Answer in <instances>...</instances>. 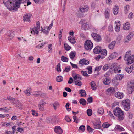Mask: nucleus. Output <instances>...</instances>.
Segmentation results:
<instances>
[{
	"mask_svg": "<svg viewBox=\"0 0 134 134\" xmlns=\"http://www.w3.org/2000/svg\"><path fill=\"white\" fill-rule=\"evenodd\" d=\"M76 55V52L75 51L71 52L70 54V57L71 59L72 60Z\"/></svg>",
	"mask_w": 134,
	"mask_h": 134,
	"instance_id": "nucleus-36",
	"label": "nucleus"
},
{
	"mask_svg": "<svg viewBox=\"0 0 134 134\" xmlns=\"http://www.w3.org/2000/svg\"><path fill=\"white\" fill-rule=\"evenodd\" d=\"M118 23L119 25H116V27L115 28V30L118 32L119 31L120 29V21H119Z\"/></svg>",
	"mask_w": 134,
	"mask_h": 134,
	"instance_id": "nucleus-46",
	"label": "nucleus"
},
{
	"mask_svg": "<svg viewBox=\"0 0 134 134\" xmlns=\"http://www.w3.org/2000/svg\"><path fill=\"white\" fill-rule=\"evenodd\" d=\"M115 96L117 98L120 99L122 98L124 95L123 93L120 92H116L114 94Z\"/></svg>",
	"mask_w": 134,
	"mask_h": 134,
	"instance_id": "nucleus-13",
	"label": "nucleus"
},
{
	"mask_svg": "<svg viewBox=\"0 0 134 134\" xmlns=\"http://www.w3.org/2000/svg\"><path fill=\"white\" fill-rule=\"evenodd\" d=\"M80 92L79 93L81 94V97L84 96H86V92L84 90L82 89L80 90Z\"/></svg>",
	"mask_w": 134,
	"mask_h": 134,
	"instance_id": "nucleus-38",
	"label": "nucleus"
},
{
	"mask_svg": "<svg viewBox=\"0 0 134 134\" xmlns=\"http://www.w3.org/2000/svg\"><path fill=\"white\" fill-rule=\"evenodd\" d=\"M87 101L89 103H91L93 102V98L91 97L88 98L87 99Z\"/></svg>",
	"mask_w": 134,
	"mask_h": 134,
	"instance_id": "nucleus-64",
	"label": "nucleus"
},
{
	"mask_svg": "<svg viewBox=\"0 0 134 134\" xmlns=\"http://www.w3.org/2000/svg\"><path fill=\"white\" fill-rule=\"evenodd\" d=\"M133 70H134V65H131L130 67H127L125 68L126 72L129 73L131 72Z\"/></svg>",
	"mask_w": 134,
	"mask_h": 134,
	"instance_id": "nucleus-19",
	"label": "nucleus"
},
{
	"mask_svg": "<svg viewBox=\"0 0 134 134\" xmlns=\"http://www.w3.org/2000/svg\"><path fill=\"white\" fill-rule=\"evenodd\" d=\"M104 52L103 53H101L100 55H98L95 58V59L97 61H99L100 58H103L107 55V51L106 50H103Z\"/></svg>",
	"mask_w": 134,
	"mask_h": 134,
	"instance_id": "nucleus-9",
	"label": "nucleus"
},
{
	"mask_svg": "<svg viewBox=\"0 0 134 134\" xmlns=\"http://www.w3.org/2000/svg\"><path fill=\"white\" fill-rule=\"evenodd\" d=\"M121 104L125 110L127 111L129 110L130 109V103L129 99H126L123 100L121 102Z\"/></svg>",
	"mask_w": 134,
	"mask_h": 134,
	"instance_id": "nucleus-3",
	"label": "nucleus"
},
{
	"mask_svg": "<svg viewBox=\"0 0 134 134\" xmlns=\"http://www.w3.org/2000/svg\"><path fill=\"white\" fill-rule=\"evenodd\" d=\"M93 47V43L90 40H87L85 42L84 47L85 49L87 50H90Z\"/></svg>",
	"mask_w": 134,
	"mask_h": 134,
	"instance_id": "nucleus-4",
	"label": "nucleus"
},
{
	"mask_svg": "<svg viewBox=\"0 0 134 134\" xmlns=\"http://www.w3.org/2000/svg\"><path fill=\"white\" fill-rule=\"evenodd\" d=\"M79 102L80 104L82 105L85 106L86 105V101L84 98H81L80 99Z\"/></svg>",
	"mask_w": 134,
	"mask_h": 134,
	"instance_id": "nucleus-33",
	"label": "nucleus"
},
{
	"mask_svg": "<svg viewBox=\"0 0 134 134\" xmlns=\"http://www.w3.org/2000/svg\"><path fill=\"white\" fill-rule=\"evenodd\" d=\"M103 50L105 49H102L100 47L96 46L93 49V52L95 54H101V53H103L104 52Z\"/></svg>",
	"mask_w": 134,
	"mask_h": 134,
	"instance_id": "nucleus-8",
	"label": "nucleus"
},
{
	"mask_svg": "<svg viewBox=\"0 0 134 134\" xmlns=\"http://www.w3.org/2000/svg\"><path fill=\"white\" fill-rule=\"evenodd\" d=\"M119 10V8L118 6H114L113 9L114 14L115 15L118 14Z\"/></svg>",
	"mask_w": 134,
	"mask_h": 134,
	"instance_id": "nucleus-30",
	"label": "nucleus"
},
{
	"mask_svg": "<svg viewBox=\"0 0 134 134\" xmlns=\"http://www.w3.org/2000/svg\"><path fill=\"white\" fill-rule=\"evenodd\" d=\"M52 105L54 109L55 110L57 109L56 107L59 105V103L57 101L55 102L54 103L52 104Z\"/></svg>",
	"mask_w": 134,
	"mask_h": 134,
	"instance_id": "nucleus-40",
	"label": "nucleus"
},
{
	"mask_svg": "<svg viewBox=\"0 0 134 134\" xmlns=\"http://www.w3.org/2000/svg\"><path fill=\"white\" fill-rule=\"evenodd\" d=\"M7 35L8 37V39L9 40L12 39L15 35L14 32L13 31H9L7 33Z\"/></svg>",
	"mask_w": 134,
	"mask_h": 134,
	"instance_id": "nucleus-14",
	"label": "nucleus"
},
{
	"mask_svg": "<svg viewBox=\"0 0 134 134\" xmlns=\"http://www.w3.org/2000/svg\"><path fill=\"white\" fill-rule=\"evenodd\" d=\"M70 69L71 67L70 66L66 67L64 71L66 72H68L70 71Z\"/></svg>",
	"mask_w": 134,
	"mask_h": 134,
	"instance_id": "nucleus-58",
	"label": "nucleus"
},
{
	"mask_svg": "<svg viewBox=\"0 0 134 134\" xmlns=\"http://www.w3.org/2000/svg\"><path fill=\"white\" fill-rule=\"evenodd\" d=\"M90 84L91 85V88L92 90H96L97 88L96 83L94 81H92L90 82Z\"/></svg>",
	"mask_w": 134,
	"mask_h": 134,
	"instance_id": "nucleus-26",
	"label": "nucleus"
},
{
	"mask_svg": "<svg viewBox=\"0 0 134 134\" xmlns=\"http://www.w3.org/2000/svg\"><path fill=\"white\" fill-rule=\"evenodd\" d=\"M85 129V126L83 125L80 126L79 128V130H81L82 132H83Z\"/></svg>",
	"mask_w": 134,
	"mask_h": 134,
	"instance_id": "nucleus-51",
	"label": "nucleus"
},
{
	"mask_svg": "<svg viewBox=\"0 0 134 134\" xmlns=\"http://www.w3.org/2000/svg\"><path fill=\"white\" fill-rule=\"evenodd\" d=\"M64 47L65 49L67 51H69L71 48V47L68 45L67 44L64 43Z\"/></svg>",
	"mask_w": 134,
	"mask_h": 134,
	"instance_id": "nucleus-41",
	"label": "nucleus"
},
{
	"mask_svg": "<svg viewBox=\"0 0 134 134\" xmlns=\"http://www.w3.org/2000/svg\"><path fill=\"white\" fill-rule=\"evenodd\" d=\"M124 76V75L119 74L117 75L116 77L117 79L120 80L123 78Z\"/></svg>",
	"mask_w": 134,
	"mask_h": 134,
	"instance_id": "nucleus-44",
	"label": "nucleus"
},
{
	"mask_svg": "<svg viewBox=\"0 0 134 134\" xmlns=\"http://www.w3.org/2000/svg\"><path fill=\"white\" fill-rule=\"evenodd\" d=\"M106 91L107 92H108L110 95L113 94L115 92V88L112 87L108 88Z\"/></svg>",
	"mask_w": 134,
	"mask_h": 134,
	"instance_id": "nucleus-21",
	"label": "nucleus"
},
{
	"mask_svg": "<svg viewBox=\"0 0 134 134\" xmlns=\"http://www.w3.org/2000/svg\"><path fill=\"white\" fill-rule=\"evenodd\" d=\"M73 119L74 120V122L78 123L79 122L77 118V117L76 116L74 115L73 116Z\"/></svg>",
	"mask_w": 134,
	"mask_h": 134,
	"instance_id": "nucleus-57",
	"label": "nucleus"
},
{
	"mask_svg": "<svg viewBox=\"0 0 134 134\" xmlns=\"http://www.w3.org/2000/svg\"><path fill=\"white\" fill-rule=\"evenodd\" d=\"M52 45L51 44H49L48 46V51L49 53H51L52 52L51 50L52 49Z\"/></svg>",
	"mask_w": 134,
	"mask_h": 134,
	"instance_id": "nucleus-56",
	"label": "nucleus"
},
{
	"mask_svg": "<svg viewBox=\"0 0 134 134\" xmlns=\"http://www.w3.org/2000/svg\"><path fill=\"white\" fill-rule=\"evenodd\" d=\"M70 105V104L69 102L67 103L65 105V107L66 109L68 111H70L71 109V108H69Z\"/></svg>",
	"mask_w": 134,
	"mask_h": 134,
	"instance_id": "nucleus-54",
	"label": "nucleus"
},
{
	"mask_svg": "<svg viewBox=\"0 0 134 134\" xmlns=\"http://www.w3.org/2000/svg\"><path fill=\"white\" fill-rule=\"evenodd\" d=\"M87 113L88 116H90L92 114V110L91 109H89L87 110Z\"/></svg>",
	"mask_w": 134,
	"mask_h": 134,
	"instance_id": "nucleus-49",
	"label": "nucleus"
},
{
	"mask_svg": "<svg viewBox=\"0 0 134 134\" xmlns=\"http://www.w3.org/2000/svg\"><path fill=\"white\" fill-rule=\"evenodd\" d=\"M31 14L29 13H26L24 15L23 18V21L25 22L26 21H30V17L31 16Z\"/></svg>",
	"mask_w": 134,
	"mask_h": 134,
	"instance_id": "nucleus-10",
	"label": "nucleus"
},
{
	"mask_svg": "<svg viewBox=\"0 0 134 134\" xmlns=\"http://www.w3.org/2000/svg\"><path fill=\"white\" fill-rule=\"evenodd\" d=\"M89 63V62L88 61L83 59L81 60H80L79 63L82 65H86L88 64Z\"/></svg>",
	"mask_w": 134,
	"mask_h": 134,
	"instance_id": "nucleus-22",
	"label": "nucleus"
},
{
	"mask_svg": "<svg viewBox=\"0 0 134 134\" xmlns=\"http://www.w3.org/2000/svg\"><path fill=\"white\" fill-rule=\"evenodd\" d=\"M54 130V132L57 134H62L63 132V130L59 126H55Z\"/></svg>",
	"mask_w": 134,
	"mask_h": 134,
	"instance_id": "nucleus-11",
	"label": "nucleus"
},
{
	"mask_svg": "<svg viewBox=\"0 0 134 134\" xmlns=\"http://www.w3.org/2000/svg\"><path fill=\"white\" fill-rule=\"evenodd\" d=\"M128 90L129 94H131L134 90V83L133 82H130L128 84Z\"/></svg>",
	"mask_w": 134,
	"mask_h": 134,
	"instance_id": "nucleus-7",
	"label": "nucleus"
},
{
	"mask_svg": "<svg viewBox=\"0 0 134 134\" xmlns=\"http://www.w3.org/2000/svg\"><path fill=\"white\" fill-rule=\"evenodd\" d=\"M115 131H124L125 130L124 129L120 126L118 125H116L115 127L114 128Z\"/></svg>",
	"mask_w": 134,
	"mask_h": 134,
	"instance_id": "nucleus-17",
	"label": "nucleus"
},
{
	"mask_svg": "<svg viewBox=\"0 0 134 134\" xmlns=\"http://www.w3.org/2000/svg\"><path fill=\"white\" fill-rule=\"evenodd\" d=\"M74 82L75 85L79 86L80 87L82 85V83L81 81L80 80H74Z\"/></svg>",
	"mask_w": 134,
	"mask_h": 134,
	"instance_id": "nucleus-35",
	"label": "nucleus"
},
{
	"mask_svg": "<svg viewBox=\"0 0 134 134\" xmlns=\"http://www.w3.org/2000/svg\"><path fill=\"white\" fill-rule=\"evenodd\" d=\"M60 65V63L58 64V65H57L56 68L57 71L58 72H60L61 71Z\"/></svg>",
	"mask_w": 134,
	"mask_h": 134,
	"instance_id": "nucleus-52",
	"label": "nucleus"
},
{
	"mask_svg": "<svg viewBox=\"0 0 134 134\" xmlns=\"http://www.w3.org/2000/svg\"><path fill=\"white\" fill-rule=\"evenodd\" d=\"M32 30L31 31V33L32 34H35V33H36L37 35H38L39 33V30L36 29L35 28H33L32 29Z\"/></svg>",
	"mask_w": 134,
	"mask_h": 134,
	"instance_id": "nucleus-39",
	"label": "nucleus"
},
{
	"mask_svg": "<svg viewBox=\"0 0 134 134\" xmlns=\"http://www.w3.org/2000/svg\"><path fill=\"white\" fill-rule=\"evenodd\" d=\"M91 36L94 40L97 42H99L102 40V38L100 35L95 33H92Z\"/></svg>",
	"mask_w": 134,
	"mask_h": 134,
	"instance_id": "nucleus-5",
	"label": "nucleus"
},
{
	"mask_svg": "<svg viewBox=\"0 0 134 134\" xmlns=\"http://www.w3.org/2000/svg\"><path fill=\"white\" fill-rule=\"evenodd\" d=\"M124 9L125 13V14L127 13L129 10V5H126V6L125 7Z\"/></svg>",
	"mask_w": 134,
	"mask_h": 134,
	"instance_id": "nucleus-48",
	"label": "nucleus"
},
{
	"mask_svg": "<svg viewBox=\"0 0 134 134\" xmlns=\"http://www.w3.org/2000/svg\"><path fill=\"white\" fill-rule=\"evenodd\" d=\"M118 56V54L116 52H114L112 53L111 55L109 57V60H111Z\"/></svg>",
	"mask_w": 134,
	"mask_h": 134,
	"instance_id": "nucleus-32",
	"label": "nucleus"
},
{
	"mask_svg": "<svg viewBox=\"0 0 134 134\" xmlns=\"http://www.w3.org/2000/svg\"><path fill=\"white\" fill-rule=\"evenodd\" d=\"M101 124V122H98V124L97 125H96V126H94L93 127L94 129H100L102 128L101 126L100 125Z\"/></svg>",
	"mask_w": 134,
	"mask_h": 134,
	"instance_id": "nucleus-50",
	"label": "nucleus"
},
{
	"mask_svg": "<svg viewBox=\"0 0 134 134\" xmlns=\"http://www.w3.org/2000/svg\"><path fill=\"white\" fill-rule=\"evenodd\" d=\"M18 3L15 0H3V3L10 10L17 11L18 8H20L19 4L26 2L27 0H17Z\"/></svg>",
	"mask_w": 134,
	"mask_h": 134,
	"instance_id": "nucleus-1",
	"label": "nucleus"
},
{
	"mask_svg": "<svg viewBox=\"0 0 134 134\" xmlns=\"http://www.w3.org/2000/svg\"><path fill=\"white\" fill-rule=\"evenodd\" d=\"M68 38V40L71 43L73 44H74L75 43L76 41L75 40L74 38L73 37V36H72V37H69Z\"/></svg>",
	"mask_w": 134,
	"mask_h": 134,
	"instance_id": "nucleus-27",
	"label": "nucleus"
},
{
	"mask_svg": "<svg viewBox=\"0 0 134 134\" xmlns=\"http://www.w3.org/2000/svg\"><path fill=\"white\" fill-rule=\"evenodd\" d=\"M89 8V7L88 6H84L83 7L80 8L79 10L82 12H84L87 11Z\"/></svg>",
	"mask_w": 134,
	"mask_h": 134,
	"instance_id": "nucleus-23",
	"label": "nucleus"
},
{
	"mask_svg": "<svg viewBox=\"0 0 134 134\" xmlns=\"http://www.w3.org/2000/svg\"><path fill=\"white\" fill-rule=\"evenodd\" d=\"M111 125L110 124L106 122L103 123L102 125V126L104 128H107L111 126Z\"/></svg>",
	"mask_w": 134,
	"mask_h": 134,
	"instance_id": "nucleus-37",
	"label": "nucleus"
},
{
	"mask_svg": "<svg viewBox=\"0 0 134 134\" xmlns=\"http://www.w3.org/2000/svg\"><path fill=\"white\" fill-rule=\"evenodd\" d=\"M56 80L57 81L60 82L63 80V78L61 76H58L57 77Z\"/></svg>",
	"mask_w": 134,
	"mask_h": 134,
	"instance_id": "nucleus-47",
	"label": "nucleus"
},
{
	"mask_svg": "<svg viewBox=\"0 0 134 134\" xmlns=\"http://www.w3.org/2000/svg\"><path fill=\"white\" fill-rule=\"evenodd\" d=\"M118 68H117V66H116V64L115 63L111 65L110 68V69L111 70H112L113 71V70L115 73H117V72L118 70Z\"/></svg>",
	"mask_w": 134,
	"mask_h": 134,
	"instance_id": "nucleus-20",
	"label": "nucleus"
},
{
	"mask_svg": "<svg viewBox=\"0 0 134 134\" xmlns=\"http://www.w3.org/2000/svg\"><path fill=\"white\" fill-rule=\"evenodd\" d=\"M46 103L42 100L40 101L38 104L39 109L41 111H43L44 110V106Z\"/></svg>",
	"mask_w": 134,
	"mask_h": 134,
	"instance_id": "nucleus-12",
	"label": "nucleus"
},
{
	"mask_svg": "<svg viewBox=\"0 0 134 134\" xmlns=\"http://www.w3.org/2000/svg\"><path fill=\"white\" fill-rule=\"evenodd\" d=\"M70 63L71 65V66L74 68H79L78 67L77 65L73 64L72 63H71V62H70Z\"/></svg>",
	"mask_w": 134,
	"mask_h": 134,
	"instance_id": "nucleus-63",
	"label": "nucleus"
},
{
	"mask_svg": "<svg viewBox=\"0 0 134 134\" xmlns=\"http://www.w3.org/2000/svg\"><path fill=\"white\" fill-rule=\"evenodd\" d=\"M7 99L8 100L10 101H12V102L15 101V100L16 99L13 98V97L10 96H8L7 97Z\"/></svg>",
	"mask_w": 134,
	"mask_h": 134,
	"instance_id": "nucleus-55",
	"label": "nucleus"
},
{
	"mask_svg": "<svg viewBox=\"0 0 134 134\" xmlns=\"http://www.w3.org/2000/svg\"><path fill=\"white\" fill-rule=\"evenodd\" d=\"M130 25L128 22L126 23L123 26V29L125 30H128L130 28Z\"/></svg>",
	"mask_w": 134,
	"mask_h": 134,
	"instance_id": "nucleus-28",
	"label": "nucleus"
},
{
	"mask_svg": "<svg viewBox=\"0 0 134 134\" xmlns=\"http://www.w3.org/2000/svg\"><path fill=\"white\" fill-rule=\"evenodd\" d=\"M74 74H72V77L74 80H77V79H79L80 80L82 79V78L79 75L76 74L74 76Z\"/></svg>",
	"mask_w": 134,
	"mask_h": 134,
	"instance_id": "nucleus-29",
	"label": "nucleus"
},
{
	"mask_svg": "<svg viewBox=\"0 0 134 134\" xmlns=\"http://www.w3.org/2000/svg\"><path fill=\"white\" fill-rule=\"evenodd\" d=\"M131 55V53L130 51H127L125 55L124 58V59L125 60H126L127 58H129Z\"/></svg>",
	"mask_w": 134,
	"mask_h": 134,
	"instance_id": "nucleus-34",
	"label": "nucleus"
},
{
	"mask_svg": "<svg viewBox=\"0 0 134 134\" xmlns=\"http://www.w3.org/2000/svg\"><path fill=\"white\" fill-rule=\"evenodd\" d=\"M81 29L82 30H86L90 29L89 25L87 23H84L82 25Z\"/></svg>",
	"mask_w": 134,
	"mask_h": 134,
	"instance_id": "nucleus-16",
	"label": "nucleus"
},
{
	"mask_svg": "<svg viewBox=\"0 0 134 134\" xmlns=\"http://www.w3.org/2000/svg\"><path fill=\"white\" fill-rule=\"evenodd\" d=\"M114 115L118 117V120L120 121H122L124 119V112L119 107L115 108L113 110Z\"/></svg>",
	"mask_w": 134,
	"mask_h": 134,
	"instance_id": "nucleus-2",
	"label": "nucleus"
},
{
	"mask_svg": "<svg viewBox=\"0 0 134 134\" xmlns=\"http://www.w3.org/2000/svg\"><path fill=\"white\" fill-rule=\"evenodd\" d=\"M102 66H99L96 67L95 69V71H99L101 69V67H102Z\"/></svg>",
	"mask_w": 134,
	"mask_h": 134,
	"instance_id": "nucleus-62",
	"label": "nucleus"
},
{
	"mask_svg": "<svg viewBox=\"0 0 134 134\" xmlns=\"http://www.w3.org/2000/svg\"><path fill=\"white\" fill-rule=\"evenodd\" d=\"M81 72L83 76L86 77H88L89 75L86 72V71H81Z\"/></svg>",
	"mask_w": 134,
	"mask_h": 134,
	"instance_id": "nucleus-53",
	"label": "nucleus"
},
{
	"mask_svg": "<svg viewBox=\"0 0 134 134\" xmlns=\"http://www.w3.org/2000/svg\"><path fill=\"white\" fill-rule=\"evenodd\" d=\"M97 112L100 114H103L104 112V109L102 108H100L98 109Z\"/></svg>",
	"mask_w": 134,
	"mask_h": 134,
	"instance_id": "nucleus-43",
	"label": "nucleus"
},
{
	"mask_svg": "<svg viewBox=\"0 0 134 134\" xmlns=\"http://www.w3.org/2000/svg\"><path fill=\"white\" fill-rule=\"evenodd\" d=\"M12 103L16 107L20 109H22L23 108L22 103L17 99L15 100V101L12 102Z\"/></svg>",
	"mask_w": 134,
	"mask_h": 134,
	"instance_id": "nucleus-6",
	"label": "nucleus"
},
{
	"mask_svg": "<svg viewBox=\"0 0 134 134\" xmlns=\"http://www.w3.org/2000/svg\"><path fill=\"white\" fill-rule=\"evenodd\" d=\"M127 61V64H131L134 62V55L131 56L129 58L126 60Z\"/></svg>",
	"mask_w": 134,
	"mask_h": 134,
	"instance_id": "nucleus-15",
	"label": "nucleus"
},
{
	"mask_svg": "<svg viewBox=\"0 0 134 134\" xmlns=\"http://www.w3.org/2000/svg\"><path fill=\"white\" fill-rule=\"evenodd\" d=\"M109 66H108V64L105 65L103 68V70L105 71L108 68Z\"/></svg>",
	"mask_w": 134,
	"mask_h": 134,
	"instance_id": "nucleus-61",
	"label": "nucleus"
},
{
	"mask_svg": "<svg viewBox=\"0 0 134 134\" xmlns=\"http://www.w3.org/2000/svg\"><path fill=\"white\" fill-rule=\"evenodd\" d=\"M110 10L108 8H107L105 10L104 12V15L106 19L109 18L110 16L109 13Z\"/></svg>",
	"mask_w": 134,
	"mask_h": 134,
	"instance_id": "nucleus-24",
	"label": "nucleus"
},
{
	"mask_svg": "<svg viewBox=\"0 0 134 134\" xmlns=\"http://www.w3.org/2000/svg\"><path fill=\"white\" fill-rule=\"evenodd\" d=\"M110 79L109 77H105L103 79V82L104 85H108L110 83Z\"/></svg>",
	"mask_w": 134,
	"mask_h": 134,
	"instance_id": "nucleus-18",
	"label": "nucleus"
},
{
	"mask_svg": "<svg viewBox=\"0 0 134 134\" xmlns=\"http://www.w3.org/2000/svg\"><path fill=\"white\" fill-rule=\"evenodd\" d=\"M24 92L27 96H30L31 93V88H27L26 90H24Z\"/></svg>",
	"mask_w": 134,
	"mask_h": 134,
	"instance_id": "nucleus-25",
	"label": "nucleus"
},
{
	"mask_svg": "<svg viewBox=\"0 0 134 134\" xmlns=\"http://www.w3.org/2000/svg\"><path fill=\"white\" fill-rule=\"evenodd\" d=\"M61 60L62 61L65 62H68V58L64 56L61 57Z\"/></svg>",
	"mask_w": 134,
	"mask_h": 134,
	"instance_id": "nucleus-45",
	"label": "nucleus"
},
{
	"mask_svg": "<svg viewBox=\"0 0 134 134\" xmlns=\"http://www.w3.org/2000/svg\"><path fill=\"white\" fill-rule=\"evenodd\" d=\"M116 42L115 41H112L110 44L108 45L109 48L110 49H113L114 48V47L115 45Z\"/></svg>",
	"mask_w": 134,
	"mask_h": 134,
	"instance_id": "nucleus-31",
	"label": "nucleus"
},
{
	"mask_svg": "<svg viewBox=\"0 0 134 134\" xmlns=\"http://www.w3.org/2000/svg\"><path fill=\"white\" fill-rule=\"evenodd\" d=\"M65 119L68 122H69L71 120L70 118L68 116H65Z\"/></svg>",
	"mask_w": 134,
	"mask_h": 134,
	"instance_id": "nucleus-59",
	"label": "nucleus"
},
{
	"mask_svg": "<svg viewBox=\"0 0 134 134\" xmlns=\"http://www.w3.org/2000/svg\"><path fill=\"white\" fill-rule=\"evenodd\" d=\"M39 97H41L43 98L46 97V94L43 92L40 91L39 92Z\"/></svg>",
	"mask_w": 134,
	"mask_h": 134,
	"instance_id": "nucleus-42",
	"label": "nucleus"
},
{
	"mask_svg": "<svg viewBox=\"0 0 134 134\" xmlns=\"http://www.w3.org/2000/svg\"><path fill=\"white\" fill-rule=\"evenodd\" d=\"M40 27V23L39 21L37 22V25L36 26V27L35 28L36 29H37L38 30H39Z\"/></svg>",
	"mask_w": 134,
	"mask_h": 134,
	"instance_id": "nucleus-60",
	"label": "nucleus"
}]
</instances>
